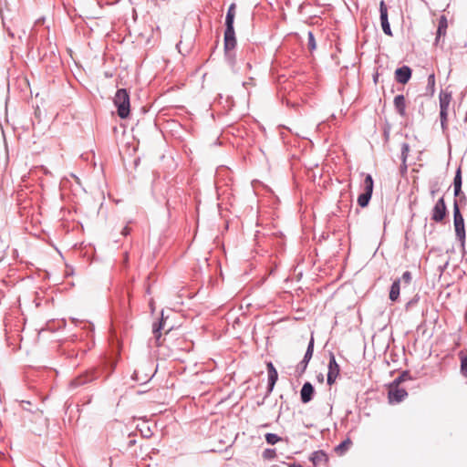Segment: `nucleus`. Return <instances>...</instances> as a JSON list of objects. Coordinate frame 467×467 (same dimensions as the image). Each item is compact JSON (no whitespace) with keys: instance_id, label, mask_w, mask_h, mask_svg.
<instances>
[{"instance_id":"f257e3e1","label":"nucleus","mask_w":467,"mask_h":467,"mask_svg":"<svg viewBox=\"0 0 467 467\" xmlns=\"http://www.w3.org/2000/svg\"><path fill=\"white\" fill-rule=\"evenodd\" d=\"M235 4H232L227 11L225 18L226 29L224 32V47L226 50H232L236 45L235 33L234 29V20L235 17Z\"/></svg>"},{"instance_id":"f03ea898","label":"nucleus","mask_w":467,"mask_h":467,"mask_svg":"<svg viewBox=\"0 0 467 467\" xmlns=\"http://www.w3.org/2000/svg\"><path fill=\"white\" fill-rule=\"evenodd\" d=\"M405 373L400 375L388 386V399L389 403L401 402L408 396L406 389L400 387V384L405 380Z\"/></svg>"},{"instance_id":"7ed1b4c3","label":"nucleus","mask_w":467,"mask_h":467,"mask_svg":"<svg viewBox=\"0 0 467 467\" xmlns=\"http://www.w3.org/2000/svg\"><path fill=\"white\" fill-rule=\"evenodd\" d=\"M114 105L117 107L118 115L120 119H127L130 115V95L127 89L119 88L114 97Z\"/></svg>"},{"instance_id":"20e7f679","label":"nucleus","mask_w":467,"mask_h":467,"mask_svg":"<svg viewBox=\"0 0 467 467\" xmlns=\"http://www.w3.org/2000/svg\"><path fill=\"white\" fill-rule=\"evenodd\" d=\"M453 223L455 234L458 239L462 242V244H464L465 241V227H464V219L462 214L460 212V208L458 203L455 202L453 205Z\"/></svg>"},{"instance_id":"39448f33","label":"nucleus","mask_w":467,"mask_h":467,"mask_svg":"<svg viewBox=\"0 0 467 467\" xmlns=\"http://www.w3.org/2000/svg\"><path fill=\"white\" fill-rule=\"evenodd\" d=\"M440 117L442 129H445L447 119H448V109L452 100V96L451 92L448 91H441L440 96Z\"/></svg>"},{"instance_id":"423d86ee","label":"nucleus","mask_w":467,"mask_h":467,"mask_svg":"<svg viewBox=\"0 0 467 467\" xmlns=\"http://www.w3.org/2000/svg\"><path fill=\"white\" fill-rule=\"evenodd\" d=\"M447 214V208L444 198L441 197L431 211V220L435 223H441Z\"/></svg>"},{"instance_id":"0eeeda50","label":"nucleus","mask_w":467,"mask_h":467,"mask_svg":"<svg viewBox=\"0 0 467 467\" xmlns=\"http://www.w3.org/2000/svg\"><path fill=\"white\" fill-rule=\"evenodd\" d=\"M339 371H340L339 366L336 361V358L333 353H330L329 363H328V372H327V379L328 385L331 386L332 384L335 383L337 378L339 375Z\"/></svg>"},{"instance_id":"6e6552de","label":"nucleus","mask_w":467,"mask_h":467,"mask_svg":"<svg viewBox=\"0 0 467 467\" xmlns=\"http://www.w3.org/2000/svg\"><path fill=\"white\" fill-rule=\"evenodd\" d=\"M410 77L411 69L407 66H403L395 71V78L399 83L406 84L410 80Z\"/></svg>"},{"instance_id":"1a4fd4ad","label":"nucleus","mask_w":467,"mask_h":467,"mask_svg":"<svg viewBox=\"0 0 467 467\" xmlns=\"http://www.w3.org/2000/svg\"><path fill=\"white\" fill-rule=\"evenodd\" d=\"M315 392L314 387L311 383L306 382L300 391L301 400L304 403H307L312 400L313 394Z\"/></svg>"},{"instance_id":"9d476101","label":"nucleus","mask_w":467,"mask_h":467,"mask_svg":"<svg viewBox=\"0 0 467 467\" xmlns=\"http://www.w3.org/2000/svg\"><path fill=\"white\" fill-rule=\"evenodd\" d=\"M394 106L398 113L405 117L406 116V100L403 95H398L394 99Z\"/></svg>"},{"instance_id":"9b49d317","label":"nucleus","mask_w":467,"mask_h":467,"mask_svg":"<svg viewBox=\"0 0 467 467\" xmlns=\"http://www.w3.org/2000/svg\"><path fill=\"white\" fill-rule=\"evenodd\" d=\"M267 372H268L269 390L271 391L278 379L277 371L271 362L267 363Z\"/></svg>"},{"instance_id":"f8f14e48","label":"nucleus","mask_w":467,"mask_h":467,"mask_svg":"<svg viewBox=\"0 0 467 467\" xmlns=\"http://www.w3.org/2000/svg\"><path fill=\"white\" fill-rule=\"evenodd\" d=\"M310 460L317 466L327 462L328 458L323 451H317L312 453Z\"/></svg>"},{"instance_id":"ddd939ff","label":"nucleus","mask_w":467,"mask_h":467,"mask_svg":"<svg viewBox=\"0 0 467 467\" xmlns=\"http://www.w3.org/2000/svg\"><path fill=\"white\" fill-rule=\"evenodd\" d=\"M447 27H448L447 19L444 16H442L439 19V26H438V29H437L436 40H438L441 36H444L446 35Z\"/></svg>"},{"instance_id":"4468645a","label":"nucleus","mask_w":467,"mask_h":467,"mask_svg":"<svg viewBox=\"0 0 467 467\" xmlns=\"http://www.w3.org/2000/svg\"><path fill=\"white\" fill-rule=\"evenodd\" d=\"M400 280L398 279L393 282L390 291H389V299L391 301H397L400 296Z\"/></svg>"},{"instance_id":"2eb2a0df","label":"nucleus","mask_w":467,"mask_h":467,"mask_svg":"<svg viewBox=\"0 0 467 467\" xmlns=\"http://www.w3.org/2000/svg\"><path fill=\"white\" fill-rule=\"evenodd\" d=\"M453 185H454V194H455V196H459L460 193H461V189H462V171H461V168H458V170L456 171V174H455V177H454V181H453Z\"/></svg>"},{"instance_id":"dca6fc26","label":"nucleus","mask_w":467,"mask_h":467,"mask_svg":"<svg viewBox=\"0 0 467 467\" xmlns=\"http://www.w3.org/2000/svg\"><path fill=\"white\" fill-rule=\"evenodd\" d=\"M352 445L350 439H347L335 448L338 455H343Z\"/></svg>"},{"instance_id":"f3484780","label":"nucleus","mask_w":467,"mask_h":467,"mask_svg":"<svg viewBox=\"0 0 467 467\" xmlns=\"http://www.w3.org/2000/svg\"><path fill=\"white\" fill-rule=\"evenodd\" d=\"M313 351H314V338L311 337L310 342L307 347V349H306V352L304 359H303V362L305 363V367L307 365V363L311 359V358L313 356Z\"/></svg>"},{"instance_id":"a211bd4d","label":"nucleus","mask_w":467,"mask_h":467,"mask_svg":"<svg viewBox=\"0 0 467 467\" xmlns=\"http://www.w3.org/2000/svg\"><path fill=\"white\" fill-rule=\"evenodd\" d=\"M380 20L383 32L388 36H392L390 26L388 20V16H380Z\"/></svg>"},{"instance_id":"6ab92c4d","label":"nucleus","mask_w":467,"mask_h":467,"mask_svg":"<svg viewBox=\"0 0 467 467\" xmlns=\"http://www.w3.org/2000/svg\"><path fill=\"white\" fill-rule=\"evenodd\" d=\"M365 193L372 195L373 192V179L371 175L368 174L364 181Z\"/></svg>"},{"instance_id":"aec40b11","label":"nucleus","mask_w":467,"mask_h":467,"mask_svg":"<svg viewBox=\"0 0 467 467\" xmlns=\"http://www.w3.org/2000/svg\"><path fill=\"white\" fill-rule=\"evenodd\" d=\"M371 198V195L368 194V193H365L363 192L362 194H360L358 198V203L359 206L361 207H366L369 202Z\"/></svg>"},{"instance_id":"412c9836","label":"nucleus","mask_w":467,"mask_h":467,"mask_svg":"<svg viewBox=\"0 0 467 467\" xmlns=\"http://www.w3.org/2000/svg\"><path fill=\"white\" fill-rule=\"evenodd\" d=\"M265 440L269 444H275L281 440V438L275 433H267L265 435Z\"/></svg>"},{"instance_id":"4be33fe9","label":"nucleus","mask_w":467,"mask_h":467,"mask_svg":"<svg viewBox=\"0 0 467 467\" xmlns=\"http://www.w3.org/2000/svg\"><path fill=\"white\" fill-rule=\"evenodd\" d=\"M461 372L467 378V356L461 357Z\"/></svg>"},{"instance_id":"5701e85b","label":"nucleus","mask_w":467,"mask_h":467,"mask_svg":"<svg viewBox=\"0 0 467 467\" xmlns=\"http://www.w3.org/2000/svg\"><path fill=\"white\" fill-rule=\"evenodd\" d=\"M276 456L275 451L273 449H266L263 452V457L265 460L274 459Z\"/></svg>"},{"instance_id":"b1692460","label":"nucleus","mask_w":467,"mask_h":467,"mask_svg":"<svg viewBox=\"0 0 467 467\" xmlns=\"http://www.w3.org/2000/svg\"><path fill=\"white\" fill-rule=\"evenodd\" d=\"M428 86L431 88V93L432 94L434 92V86H435V76L434 74H431L428 78Z\"/></svg>"},{"instance_id":"393cba45","label":"nucleus","mask_w":467,"mask_h":467,"mask_svg":"<svg viewBox=\"0 0 467 467\" xmlns=\"http://www.w3.org/2000/svg\"><path fill=\"white\" fill-rule=\"evenodd\" d=\"M379 11H380V16H383V14H384V16H388L387 6L383 0H381L379 3Z\"/></svg>"},{"instance_id":"a878e982","label":"nucleus","mask_w":467,"mask_h":467,"mask_svg":"<svg viewBox=\"0 0 467 467\" xmlns=\"http://www.w3.org/2000/svg\"><path fill=\"white\" fill-rule=\"evenodd\" d=\"M162 328H163V322L161 321V322H160V324H159L158 327L153 329V333H154V334H155V336H156V339H157V341H159V339H160V336H161L159 332H160V330H161V329H162Z\"/></svg>"},{"instance_id":"bb28decb","label":"nucleus","mask_w":467,"mask_h":467,"mask_svg":"<svg viewBox=\"0 0 467 467\" xmlns=\"http://www.w3.org/2000/svg\"><path fill=\"white\" fill-rule=\"evenodd\" d=\"M308 45L312 49L316 47L314 35L311 32L308 34Z\"/></svg>"},{"instance_id":"cd10ccee","label":"nucleus","mask_w":467,"mask_h":467,"mask_svg":"<svg viewBox=\"0 0 467 467\" xmlns=\"http://www.w3.org/2000/svg\"><path fill=\"white\" fill-rule=\"evenodd\" d=\"M402 280L404 283L406 284H410V281H411V275L410 272H405L403 275H402Z\"/></svg>"},{"instance_id":"c85d7f7f","label":"nucleus","mask_w":467,"mask_h":467,"mask_svg":"<svg viewBox=\"0 0 467 467\" xmlns=\"http://www.w3.org/2000/svg\"><path fill=\"white\" fill-rule=\"evenodd\" d=\"M130 232V228L129 226H125L121 232L123 235H128Z\"/></svg>"},{"instance_id":"c756f323","label":"nucleus","mask_w":467,"mask_h":467,"mask_svg":"<svg viewBox=\"0 0 467 467\" xmlns=\"http://www.w3.org/2000/svg\"><path fill=\"white\" fill-rule=\"evenodd\" d=\"M409 150V146L407 144H403L402 147V154H405Z\"/></svg>"},{"instance_id":"7c9ffc66","label":"nucleus","mask_w":467,"mask_h":467,"mask_svg":"<svg viewBox=\"0 0 467 467\" xmlns=\"http://www.w3.org/2000/svg\"><path fill=\"white\" fill-rule=\"evenodd\" d=\"M289 467H302V465L294 463V464L289 465Z\"/></svg>"},{"instance_id":"2f4dec72","label":"nucleus","mask_w":467,"mask_h":467,"mask_svg":"<svg viewBox=\"0 0 467 467\" xmlns=\"http://www.w3.org/2000/svg\"><path fill=\"white\" fill-rule=\"evenodd\" d=\"M128 254H125V256H124V261L127 262L128 261Z\"/></svg>"},{"instance_id":"473e14b6","label":"nucleus","mask_w":467,"mask_h":467,"mask_svg":"<svg viewBox=\"0 0 467 467\" xmlns=\"http://www.w3.org/2000/svg\"><path fill=\"white\" fill-rule=\"evenodd\" d=\"M134 443H135V441H134V440H131V441H130V446L133 445Z\"/></svg>"},{"instance_id":"72a5a7b5","label":"nucleus","mask_w":467,"mask_h":467,"mask_svg":"<svg viewBox=\"0 0 467 467\" xmlns=\"http://www.w3.org/2000/svg\"><path fill=\"white\" fill-rule=\"evenodd\" d=\"M318 379H319L320 382H322L323 381V376L321 375L320 377H318Z\"/></svg>"},{"instance_id":"f704fd0d","label":"nucleus","mask_w":467,"mask_h":467,"mask_svg":"<svg viewBox=\"0 0 467 467\" xmlns=\"http://www.w3.org/2000/svg\"><path fill=\"white\" fill-rule=\"evenodd\" d=\"M435 192H436L435 191H431V195H434V194H435Z\"/></svg>"}]
</instances>
